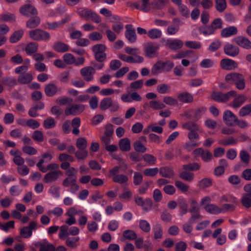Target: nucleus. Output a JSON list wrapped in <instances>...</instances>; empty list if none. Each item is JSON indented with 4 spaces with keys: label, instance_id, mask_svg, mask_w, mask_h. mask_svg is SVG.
Segmentation results:
<instances>
[{
    "label": "nucleus",
    "instance_id": "nucleus-1",
    "mask_svg": "<svg viewBox=\"0 0 251 251\" xmlns=\"http://www.w3.org/2000/svg\"><path fill=\"white\" fill-rule=\"evenodd\" d=\"M225 81L230 84H234L239 90L245 88V79L243 75L238 73H230L225 76Z\"/></svg>",
    "mask_w": 251,
    "mask_h": 251
},
{
    "label": "nucleus",
    "instance_id": "nucleus-2",
    "mask_svg": "<svg viewBox=\"0 0 251 251\" xmlns=\"http://www.w3.org/2000/svg\"><path fill=\"white\" fill-rule=\"evenodd\" d=\"M76 13L81 18L86 20H90L97 24L101 22L100 17L88 8L77 7L76 11Z\"/></svg>",
    "mask_w": 251,
    "mask_h": 251
},
{
    "label": "nucleus",
    "instance_id": "nucleus-3",
    "mask_svg": "<svg viewBox=\"0 0 251 251\" xmlns=\"http://www.w3.org/2000/svg\"><path fill=\"white\" fill-rule=\"evenodd\" d=\"M106 47L104 44H98L92 47L94 58L97 62H104L106 59V54L105 52Z\"/></svg>",
    "mask_w": 251,
    "mask_h": 251
},
{
    "label": "nucleus",
    "instance_id": "nucleus-4",
    "mask_svg": "<svg viewBox=\"0 0 251 251\" xmlns=\"http://www.w3.org/2000/svg\"><path fill=\"white\" fill-rule=\"evenodd\" d=\"M237 93L234 90H231L226 93L221 92H213L211 94V99L215 101L225 103L229 100L231 97L236 96Z\"/></svg>",
    "mask_w": 251,
    "mask_h": 251
},
{
    "label": "nucleus",
    "instance_id": "nucleus-5",
    "mask_svg": "<svg viewBox=\"0 0 251 251\" xmlns=\"http://www.w3.org/2000/svg\"><path fill=\"white\" fill-rule=\"evenodd\" d=\"M30 38L34 41H46L50 39V35L49 32L40 28H36L29 31Z\"/></svg>",
    "mask_w": 251,
    "mask_h": 251
},
{
    "label": "nucleus",
    "instance_id": "nucleus-6",
    "mask_svg": "<svg viewBox=\"0 0 251 251\" xmlns=\"http://www.w3.org/2000/svg\"><path fill=\"white\" fill-rule=\"evenodd\" d=\"M21 14L26 17H31L38 15L36 8L32 5L26 4L21 6L19 9Z\"/></svg>",
    "mask_w": 251,
    "mask_h": 251
},
{
    "label": "nucleus",
    "instance_id": "nucleus-7",
    "mask_svg": "<svg viewBox=\"0 0 251 251\" xmlns=\"http://www.w3.org/2000/svg\"><path fill=\"white\" fill-rule=\"evenodd\" d=\"M85 108V105L83 104H73L65 110V114L67 116H76L83 112Z\"/></svg>",
    "mask_w": 251,
    "mask_h": 251
},
{
    "label": "nucleus",
    "instance_id": "nucleus-8",
    "mask_svg": "<svg viewBox=\"0 0 251 251\" xmlns=\"http://www.w3.org/2000/svg\"><path fill=\"white\" fill-rule=\"evenodd\" d=\"M77 178L70 177H66L62 182V185L65 187L70 186V191L75 193L79 189V186L76 184Z\"/></svg>",
    "mask_w": 251,
    "mask_h": 251
},
{
    "label": "nucleus",
    "instance_id": "nucleus-9",
    "mask_svg": "<svg viewBox=\"0 0 251 251\" xmlns=\"http://www.w3.org/2000/svg\"><path fill=\"white\" fill-rule=\"evenodd\" d=\"M80 74L84 80L91 81L93 79V75L95 74V70L91 66H87L80 70Z\"/></svg>",
    "mask_w": 251,
    "mask_h": 251
},
{
    "label": "nucleus",
    "instance_id": "nucleus-10",
    "mask_svg": "<svg viewBox=\"0 0 251 251\" xmlns=\"http://www.w3.org/2000/svg\"><path fill=\"white\" fill-rule=\"evenodd\" d=\"M233 41L238 46L244 49L251 50V41L248 38L244 36H236L233 39Z\"/></svg>",
    "mask_w": 251,
    "mask_h": 251
},
{
    "label": "nucleus",
    "instance_id": "nucleus-11",
    "mask_svg": "<svg viewBox=\"0 0 251 251\" xmlns=\"http://www.w3.org/2000/svg\"><path fill=\"white\" fill-rule=\"evenodd\" d=\"M36 225L37 223L36 222H31L28 226H24L21 228L20 235L25 238H30L32 234V230L35 229Z\"/></svg>",
    "mask_w": 251,
    "mask_h": 251
},
{
    "label": "nucleus",
    "instance_id": "nucleus-12",
    "mask_svg": "<svg viewBox=\"0 0 251 251\" xmlns=\"http://www.w3.org/2000/svg\"><path fill=\"white\" fill-rule=\"evenodd\" d=\"M62 175V172L60 170L50 171L44 176L43 181L45 183H52L56 181L59 176Z\"/></svg>",
    "mask_w": 251,
    "mask_h": 251
},
{
    "label": "nucleus",
    "instance_id": "nucleus-13",
    "mask_svg": "<svg viewBox=\"0 0 251 251\" xmlns=\"http://www.w3.org/2000/svg\"><path fill=\"white\" fill-rule=\"evenodd\" d=\"M237 116L229 110H226L223 114V121L228 126H233L237 121Z\"/></svg>",
    "mask_w": 251,
    "mask_h": 251
},
{
    "label": "nucleus",
    "instance_id": "nucleus-14",
    "mask_svg": "<svg viewBox=\"0 0 251 251\" xmlns=\"http://www.w3.org/2000/svg\"><path fill=\"white\" fill-rule=\"evenodd\" d=\"M224 53L228 56L235 57L238 55L240 52L239 48L230 43H226L224 46Z\"/></svg>",
    "mask_w": 251,
    "mask_h": 251
},
{
    "label": "nucleus",
    "instance_id": "nucleus-15",
    "mask_svg": "<svg viewBox=\"0 0 251 251\" xmlns=\"http://www.w3.org/2000/svg\"><path fill=\"white\" fill-rule=\"evenodd\" d=\"M62 92L61 88L58 87L53 83H49L45 87V93L47 96L51 97Z\"/></svg>",
    "mask_w": 251,
    "mask_h": 251
},
{
    "label": "nucleus",
    "instance_id": "nucleus-16",
    "mask_svg": "<svg viewBox=\"0 0 251 251\" xmlns=\"http://www.w3.org/2000/svg\"><path fill=\"white\" fill-rule=\"evenodd\" d=\"M206 107L201 106L198 107V108L195 110H191L190 111V112L191 113L190 114L186 113L185 114V115L187 116L188 119H191V117L193 116L194 120L197 121L201 117V116L203 114V113L206 111Z\"/></svg>",
    "mask_w": 251,
    "mask_h": 251
},
{
    "label": "nucleus",
    "instance_id": "nucleus-17",
    "mask_svg": "<svg viewBox=\"0 0 251 251\" xmlns=\"http://www.w3.org/2000/svg\"><path fill=\"white\" fill-rule=\"evenodd\" d=\"M221 67L226 70H231L238 67V64L235 61L228 59H223L220 62Z\"/></svg>",
    "mask_w": 251,
    "mask_h": 251
},
{
    "label": "nucleus",
    "instance_id": "nucleus-18",
    "mask_svg": "<svg viewBox=\"0 0 251 251\" xmlns=\"http://www.w3.org/2000/svg\"><path fill=\"white\" fill-rule=\"evenodd\" d=\"M166 45L171 50H177L183 47V42L179 39H169L167 41Z\"/></svg>",
    "mask_w": 251,
    "mask_h": 251
},
{
    "label": "nucleus",
    "instance_id": "nucleus-19",
    "mask_svg": "<svg viewBox=\"0 0 251 251\" xmlns=\"http://www.w3.org/2000/svg\"><path fill=\"white\" fill-rule=\"evenodd\" d=\"M158 49V46L155 45L152 43H149L144 49L145 55L149 58H152Z\"/></svg>",
    "mask_w": 251,
    "mask_h": 251
},
{
    "label": "nucleus",
    "instance_id": "nucleus-20",
    "mask_svg": "<svg viewBox=\"0 0 251 251\" xmlns=\"http://www.w3.org/2000/svg\"><path fill=\"white\" fill-rule=\"evenodd\" d=\"M41 23V19L37 15H34L29 18L26 22V27L28 28H35L37 27Z\"/></svg>",
    "mask_w": 251,
    "mask_h": 251
},
{
    "label": "nucleus",
    "instance_id": "nucleus-21",
    "mask_svg": "<svg viewBox=\"0 0 251 251\" xmlns=\"http://www.w3.org/2000/svg\"><path fill=\"white\" fill-rule=\"evenodd\" d=\"M177 98L180 101L186 103H191L194 100L193 95L186 91L179 93L177 96Z\"/></svg>",
    "mask_w": 251,
    "mask_h": 251
},
{
    "label": "nucleus",
    "instance_id": "nucleus-22",
    "mask_svg": "<svg viewBox=\"0 0 251 251\" xmlns=\"http://www.w3.org/2000/svg\"><path fill=\"white\" fill-rule=\"evenodd\" d=\"M238 29L236 27L230 26L223 29L221 31V35L223 37H228L237 34Z\"/></svg>",
    "mask_w": 251,
    "mask_h": 251
},
{
    "label": "nucleus",
    "instance_id": "nucleus-23",
    "mask_svg": "<svg viewBox=\"0 0 251 251\" xmlns=\"http://www.w3.org/2000/svg\"><path fill=\"white\" fill-rule=\"evenodd\" d=\"M53 49L58 52L63 53L68 51L70 47L62 42L58 41L53 44Z\"/></svg>",
    "mask_w": 251,
    "mask_h": 251
},
{
    "label": "nucleus",
    "instance_id": "nucleus-24",
    "mask_svg": "<svg viewBox=\"0 0 251 251\" xmlns=\"http://www.w3.org/2000/svg\"><path fill=\"white\" fill-rule=\"evenodd\" d=\"M119 146L122 151H129L131 149L130 141L129 139L127 138H124L121 139L119 142Z\"/></svg>",
    "mask_w": 251,
    "mask_h": 251
},
{
    "label": "nucleus",
    "instance_id": "nucleus-25",
    "mask_svg": "<svg viewBox=\"0 0 251 251\" xmlns=\"http://www.w3.org/2000/svg\"><path fill=\"white\" fill-rule=\"evenodd\" d=\"M159 172L162 176L166 178H172L175 175L173 169L167 166L160 168Z\"/></svg>",
    "mask_w": 251,
    "mask_h": 251
},
{
    "label": "nucleus",
    "instance_id": "nucleus-26",
    "mask_svg": "<svg viewBox=\"0 0 251 251\" xmlns=\"http://www.w3.org/2000/svg\"><path fill=\"white\" fill-rule=\"evenodd\" d=\"M39 246H40V251H55V246L53 244L49 243L46 239L40 242Z\"/></svg>",
    "mask_w": 251,
    "mask_h": 251
},
{
    "label": "nucleus",
    "instance_id": "nucleus-27",
    "mask_svg": "<svg viewBox=\"0 0 251 251\" xmlns=\"http://www.w3.org/2000/svg\"><path fill=\"white\" fill-rule=\"evenodd\" d=\"M38 49V45L36 43L30 42L25 47V50L29 55H31L35 53Z\"/></svg>",
    "mask_w": 251,
    "mask_h": 251
},
{
    "label": "nucleus",
    "instance_id": "nucleus-28",
    "mask_svg": "<svg viewBox=\"0 0 251 251\" xmlns=\"http://www.w3.org/2000/svg\"><path fill=\"white\" fill-rule=\"evenodd\" d=\"M153 238L155 240L160 239L163 236V228L162 226L159 224L154 225L153 227Z\"/></svg>",
    "mask_w": 251,
    "mask_h": 251
},
{
    "label": "nucleus",
    "instance_id": "nucleus-29",
    "mask_svg": "<svg viewBox=\"0 0 251 251\" xmlns=\"http://www.w3.org/2000/svg\"><path fill=\"white\" fill-rule=\"evenodd\" d=\"M247 100V97L244 95H239L235 98L233 101L232 106L235 108L240 107Z\"/></svg>",
    "mask_w": 251,
    "mask_h": 251
},
{
    "label": "nucleus",
    "instance_id": "nucleus-30",
    "mask_svg": "<svg viewBox=\"0 0 251 251\" xmlns=\"http://www.w3.org/2000/svg\"><path fill=\"white\" fill-rule=\"evenodd\" d=\"M178 205L180 208L179 215L183 216L188 212V204L185 199H179L178 201Z\"/></svg>",
    "mask_w": 251,
    "mask_h": 251
},
{
    "label": "nucleus",
    "instance_id": "nucleus-31",
    "mask_svg": "<svg viewBox=\"0 0 251 251\" xmlns=\"http://www.w3.org/2000/svg\"><path fill=\"white\" fill-rule=\"evenodd\" d=\"M180 178L188 182H191L194 178V174L188 171L183 170L178 175Z\"/></svg>",
    "mask_w": 251,
    "mask_h": 251
},
{
    "label": "nucleus",
    "instance_id": "nucleus-32",
    "mask_svg": "<svg viewBox=\"0 0 251 251\" xmlns=\"http://www.w3.org/2000/svg\"><path fill=\"white\" fill-rule=\"evenodd\" d=\"M33 79L32 75L29 73L20 75L18 77V81L21 84L29 83Z\"/></svg>",
    "mask_w": 251,
    "mask_h": 251
},
{
    "label": "nucleus",
    "instance_id": "nucleus-33",
    "mask_svg": "<svg viewBox=\"0 0 251 251\" xmlns=\"http://www.w3.org/2000/svg\"><path fill=\"white\" fill-rule=\"evenodd\" d=\"M199 32L201 34H202L205 36L210 35L214 33L215 32L214 30V28L211 26V25H208L205 26H200L199 28Z\"/></svg>",
    "mask_w": 251,
    "mask_h": 251
},
{
    "label": "nucleus",
    "instance_id": "nucleus-34",
    "mask_svg": "<svg viewBox=\"0 0 251 251\" xmlns=\"http://www.w3.org/2000/svg\"><path fill=\"white\" fill-rule=\"evenodd\" d=\"M24 34V31L22 29H20L15 31L10 36L9 38L10 42L15 43L18 42L21 38L23 37Z\"/></svg>",
    "mask_w": 251,
    "mask_h": 251
},
{
    "label": "nucleus",
    "instance_id": "nucleus-35",
    "mask_svg": "<svg viewBox=\"0 0 251 251\" xmlns=\"http://www.w3.org/2000/svg\"><path fill=\"white\" fill-rule=\"evenodd\" d=\"M182 127L189 130V131L194 130H199V126L192 121H188L182 124Z\"/></svg>",
    "mask_w": 251,
    "mask_h": 251
},
{
    "label": "nucleus",
    "instance_id": "nucleus-36",
    "mask_svg": "<svg viewBox=\"0 0 251 251\" xmlns=\"http://www.w3.org/2000/svg\"><path fill=\"white\" fill-rule=\"evenodd\" d=\"M204 209L207 212L212 214H218L222 212V209L213 204H206Z\"/></svg>",
    "mask_w": 251,
    "mask_h": 251
},
{
    "label": "nucleus",
    "instance_id": "nucleus-37",
    "mask_svg": "<svg viewBox=\"0 0 251 251\" xmlns=\"http://www.w3.org/2000/svg\"><path fill=\"white\" fill-rule=\"evenodd\" d=\"M201 165L196 162L189 163L182 165V168L184 171H198L200 169Z\"/></svg>",
    "mask_w": 251,
    "mask_h": 251
},
{
    "label": "nucleus",
    "instance_id": "nucleus-38",
    "mask_svg": "<svg viewBox=\"0 0 251 251\" xmlns=\"http://www.w3.org/2000/svg\"><path fill=\"white\" fill-rule=\"evenodd\" d=\"M112 100L110 97H106L102 99L100 104V108L102 110H105L110 108L112 104Z\"/></svg>",
    "mask_w": 251,
    "mask_h": 251
},
{
    "label": "nucleus",
    "instance_id": "nucleus-39",
    "mask_svg": "<svg viewBox=\"0 0 251 251\" xmlns=\"http://www.w3.org/2000/svg\"><path fill=\"white\" fill-rule=\"evenodd\" d=\"M148 36L151 39L160 38L162 36L161 30L157 28H153L149 30L147 33Z\"/></svg>",
    "mask_w": 251,
    "mask_h": 251
},
{
    "label": "nucleus",
    "instance_id": "nucleus-40",
    "mask_svg": "<svg viewBox=\"0 0 251 251\" xmlns=\"http://www.w3.org/2000/svg\"><path fill=\"white\" fill-rule=\"evenodd\" d=\"M215 8L219 12H224L226 8V0H215Z\"/></svg>",
    "mask_w": 251,
    "mask_h": 251
},
{
    "label": "nucleus",
    "instance_id": "nucleus-41",
    "mask_svg": "<svg viewBox=\"0 0 251 251\" xmlns=\"http://www.w3.org/2000/svg\"><path fill=\"white\" fill-rule=\"evenodd\" d=\"M163 70V61H159L155 63L151 69L152 75H157Z\"/></svg>",
    "mask_w": 251,
    "mask_h": 251
},
{
    "label": "nucleus",
    "instance_id": "nucleus-42",
    "mask_svg": "<svg viewBox=\"0 0 251 251\" xmlns=\"http://www.w3.org/2000/svg\"><path fill=\"white\" fill-rule=\"evenodd\" d=\"M149 107L154 110H161L165 107V105L162 102L157 100H151L149 103Z\"/></svg>",
    "mask_w": 251,
    "mask_h": 251
},
{
    "label": "nucleus",
    "instance_id": "nucleus-43",
    "mask_svg": "<svg viewBox=\"0 0 251 251\" xmlns=\"http://www.w3.org/2000/svg\"><path fill=\"white\" fill-rule=\"evenodd\" d=\"M123 236L126 239L131 241L136 239L137 237L136 232L130 229L124 231L123 233Z\"/></svg>",
    "mask_w": 251,
    "mask_h": 251
},
{
    "label": "nucleus",
    "instance_id": "nucleus-44",
    "mask_svg": "<svg viewBox=\"0 0 251 251\" xmlns=\"http://www.w3.org/2000/svg\"><path fill=\"white\" fill-rule=\"evenodd\" d=\"M75 146L79 150H86L87 142L86 138L84 137L78 138L76 141Z\"/></svg>",
    "mask_w": 251,
    "mask_h": 251
},
{
    "label": "nucleus",
    "instance_id": "nucleus-45",
    "mask_svg": "<svg viewBox=\"0 0 251 251\" xmlns=\"http://www.w3.org/2000/svg\"><path fill=\"white\" fill-rule=\"evenodd\" d=\"M112 180L114 182L118 183L120 184H124L126 183L128 181V177L125 175L120 174L116 176H114V177H112Z\"/></svg>",
    "mask_w": 251,
    "mask_h": 251
},
{
    "label": "nucleus",
    "instance_id": "nucleus-46",
    "mask_svg": "<svg viewBox=\"0 0 251 251\" xmlns=\"http://www.w3.org/2000/svg\"><path fill=\"white\" fill-rule=\"evenodd\" d=\"M143 159L149 165H154L157 161L155 156L152 154L146 153L143 156Z\"/></svg>",
    "mask_w": 251,
    "mask_h": 251
},
{
    "label": "nucleus",
    "instance_id": "nucleus-47",
    "mask_svg": "<svg viewBox=\"0 0 251 251\" xmlns=\"http://www.w3.org/2000/svg\"><path fill=\"white\" fill-rule=\"evenodd\" d=\"M1 83L7 86L12 87L17 84L16 79L11 77H4L1 79Z\"/></svg>",
    "mask_w": 251,
    "mask_h": 251
},
{
    "label": "nucleus",
    "instance_id": "nucleus-48",
    "mask_svg": "<svg viewBox=\"0 0 251 251\" xmlns=\"http://www.w3.org/2000/svg\"><path fill=\"white\" fill-rule=\"evenodd\" d=\"M125 36L130 43H134L137 39L135 30H131L125 31Z\"/></svg>",
    "mask_w": 251,
    "mask_h": 251
},
{
    "label": "nucleus",
    "instance_id": "nucleus-49",
    "mask_svg": "<svg viewBox=\"0 0 251 251\" xmlns=\"http://www.w3.org/2000/svg\"><path fill=\"white\" fill-rule=\"evenodd\" d=\"M242 205L246 208H249L251 207V196L242 194V198L241 200Z\"/></svg>",
    "mask_w": 251,
    "mask_h": 251
},
{
    "label": "nucleus",
    "instance_id": "nucleus-50",
    "mask_svg": "<svg viewBox=\"0 0 251 251\" xmlns=\"http://www.w3.org/2000/svg\"><path fill=\"white\" fill-rule=\"evenodd\" d=\"M239 155L241 161L242 162L247 165L249 163L251 157L250 154L246 151L244 150L241 151Z\"/></svg>",
    "mask_w": 251,
    "mask_h": 251
},
{
    "label": "nucleus",
    "instance_id": "nucleus-51",
    "mask_svg": "<svg viewBox=\"0 0 251 251\" xmlns=\"http://www.w3.org/2000/svg\"><path fill=\"white\" fill-rule=\"evenodd\" d=\"M212 185V180L208 177L204 178L199 181V186L201 188L209 187Z\"/></svg>",
    "mask_w": 251,
    "mask_h": 251
},
{
    "label": "nucleus",
    "instance_id": "nucleus-52",
    "mask_svg": "<svg viewBox=\"0 0 251 251\" xmlns=\"http://www.w3.org/2000/svg\"><path fill=\"white\" fill-rule=\"evenodd\" d=\"M79 240L78 237H68L67 238L65 243L66 245L70 248H75L76 247V243Z\"/></svg>",
    "mask_w": 251,
    "mask_h": 251
},
{
    "label": "nucleus",
    "instance_id": "nucleus-53",
    "mask_svg": "<svg viewBox=\"0 0 251 251\" xmlns=\"http://www.w3.org/2000/svg\"><path fill=\"white\" fill-rule=\"evenodd\" d=\"M170 87L169 85L163 83L159 84L156 87L157 92L161 94H166L170 91Z\"/></svg>",
    "mask_w": 251,
    "mask_h": 251
},
{
    "label": "nucleus",
    "instance_id": "nucleus-54",
    "mask_svg": "<svg viewBox=\"0 0 251 251\" xmlns=\"http://www.w3.org/2000/svg\"><path fill=\"white\" fill-rule=\"evenodd\" d=\"M222 46V42L218 39L212 42L208 47V50L211 52H214L219 49Z\"/></svg>",
    "mask_w": 251,
    "mask_h": 251
},
{
    "label": "nucleus",
    "instance_id": "nucleus-55",
    "mask_svg": "<svg viewBox=\"0 0 251 251\" xmlns=\"http://www.w3.org/2000/svg\"><path fill=\"white\" fill-rule=\"evenodd\" d=\"M251 113V104H249L242 107L239 112V115L240 117H245Z\"/></svg>",
    "mask_w": 251,
    "mask_h": 251
},
{
    "label": "nucleus",
    "instance_id": "nucleus-56",
    "mask_svg": "<svg viewBox=\"0 0 251 251\" xmlns=\"http://www.w3.org/2000/svg\"><path fill=\"white\" fill-rule=\"evenodd\" d=\"M55 121L53 118L49 117L44 120L43 126L46 129H50L55 126Z\"/></svg>",
    "mask_w": 251,
    "mask_h": 251
},
{
    "label": "nucleus",
    "instance_id": "nucleus-57",
    "mask_svg": "<svg viewBox=\"0 0 251 251\" xmlns=\"http://www.w3.org/2000/svg\"><path fill=\"white\" fill-rule=\"evenodd\" d=\"M32 139L38 142H42L44 141L43 132L39 130H35L32 135Z\"/></svg>",
    "mask_w": 251,
    "mask_h": 251
},
{
    "label": "nucleus",
    "instance_id": "nucleus-58",
    "mask_svg": "<svg viewBox=\"0 0 251 251\" xmlns=\"http://www.w3.org/2000/svg\"><path fill=\"white\" fill-rule=\"evenodd\" d=\"M133 147L134 150L138 152L144 153L147 150V148L142 143H140V141H135L134 143Z\"/></svg>",
    "mask_w": 251,
    "mask_h": 251
},
{
    "label": "nucleus",
    "instance_id": "nucleus-59",
    "mask_svg": "<svg viewBox=\"0 0 251 251\" xmlns=\"http://www.w3.org/2000/svg\"><path fill=\"white\" fill-rule=\"evenodd\" d=\"M159 172V169L157 168H148L144 170V175L147 176H154Z\"/></svg>",
    "mask_w": 251,
    "mask_h": 251
},
{
    "label": "nucleus",
    "instance_id": "nucleus-60",
    "mask_svg": "<svg viewBox=\"0 0 251 251\" xmlns=\"http://www.w3.org/2000/svg\"><path fill=\"white\" fill-rule=\"evenodd\" d=\"M139 226L141 229L145 232H149L151 230L150 225L146 220H140Z\"/></svg>",
    "mask_w": 251,
    "mask_h": 251
},
{
    "label": "nucleus",
    "instance_id": "nucleus-61",
    "mask_svg": "<svg viewBox=\"0 0 251 251\" xmlns=\"http://www.w3.org/2000/svg\"><path fill=\"white\" fill-rule=\"evenodd\" d=\"M16 17L13 14L8 13L2 14L0 16L1 22H12L15 21Z\"/></svg>",
    "mask_w": 251,
    "mask_h": 251
},
{
    "label": "nucleus",
    "instance_id": "nucleus-62",
    "mask_svg": "<svg viewBox=\"0 0 251 251\" xmlns=\"http://www.w3.org/2000/svg\"><path fill=\"white\" fill-rule=\"evenodd\" d=\"M64 63L66 64L71 65L75 63V57L71 53H66L63 56Z\"/></svg>",
    "mask_w": 251,
    "mask_h": 251
},
{
    "label": "nucleus",
    "instance_id": "nucleus-63",
    "mask_svg": "<svg viewBox=\"0 0 251 251\" xmlns=\"http://www.w3.org/2000/svg\"><path fill=\"white\" fill-rule=\"evenodd\" d=\"M143 176L141 173L137 172H134L133 182L135 185L138 186L140 185L143 181Z\"/></svg>",
    "mask_w": 251,
    "mask_h": 251
},
{
    "label": "nucleus",
    "instance_id": "nucleus-64",
    "mask_svg": "<svg viewBox=\"0 0 251 251\" xmlns=\"http://www.w3.org/2000/svg\"><path fill=\"white\" fill-rule=\"evenodd\" d=\"M75 157L79 160L84 159L88 155V152L86 150H79L75 152Z\"/></svg>",
    "mask_w": 251,
    "mask_h": 251
}]
</instances>
